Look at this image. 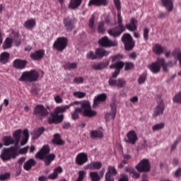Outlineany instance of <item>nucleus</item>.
Returning <instances> with one entry per match:
<instances>
[{
    "label": "nucleus",
    "instance_id": "obj_40",
    "mask_svg": "<svg viewBox=\"0 0 181 181\" xmlns=\"http://www.w3.org/2000/svg\"><path fill=\"white\" fill-rule=\"evenodd\" d=\"M90 177L91 181H100L101 180V177L98 175V173L97 172H90Z\"/></svg>",
    "mask_w": 181,
    "mask_h": 181
},
{
    "label": "nucleus",
    "instance_id": "obj_57",
    "mask_svg": "<svg viewBox=\"0 0 181 181\" xmlns=\"http://www.w3.org/2000/svg\"><path fill=\"white\" fill-rule=\"evenodd\" d=\"M180 177H181V168H178L174 172V177L179 178Z\"/></svg>",
    "mask_w": 181,
    "mask_h": 181
},
{
    "label": "nucleus",
    "instance_id": "obj_44",
    "mask_svg": "<svg viewBox=\"0 0 181 181\" xmlns=\"http://www.w3.org/2000/svg\"><path fill=\"white\" fill-rule=\"evenodd\" d=\"M86 58L90 60H97V54L93 51H90L87 53Z\"/></svg>",
    "mask_w": 181,
    "mask_h": 181
},
{
    "label": "nucleus",
    "instance_id": "obj_14",
    "mask_svg": "<svg viewBox=\"0 0 181 181\" xmlns=\"http://www.w3.org/2000/svg\"><path fill=\"white\" fill-rule=\"evenodd\" d=\"M88 162V156L86 153H79L76 155L75 158V163L78 165V166H83L84 163H87Z\"/></svg>",
    "mask_w": 181,
    "mask_h": 181
},
{
    "label": "nucleus",
    "instance_id": "obj_6",
    "mask_svg": "<svg viewBox=\"0 0 181 181\" xmlns=\"http://www.w3.org/2000/svg\"><path fill=\"white\" fill-rule=\"evenodd\" d=\"M37 78H39V72L36 70H31L23 72L18 80L25 83H33V81H37Z\"/></svg>",
    "mask_w": 181,
    "mask_h": 181
},
{
    "label": "nucleus",
    "instance_id": "obj_5",
    "mask_svg": "<svg viewBox=\"0 0 181 181\" xmlns=\"http://www.w3.org/2000/svg\"><path fill=\"white\" fill-rule=\"evenodd\" d=\"M18 156V147L11 146L10 148H4L0 154V158L3 162L15 159Z\"/></svg>",
    "mask_w": 181,
    "mask_h": 181
},
{
    "label": "nucleus",
    "instance_id": "obj_33",
    "mask_svg": "<svg viewBox=\"0 0 181 181\" xmlns=\"http://www.w3.org/2000/svg\"><path fill=\"white\" fill-rule=\"evenodd\" d=\"M82 2L83 0H71L68 8H69V9H77V8L81 5Z\"/></svg>",
    "mask_w": 181,
    "mask_h": 181
},
{
    "label": "nucleus",
    "instance_id": "obj_12",
    "mask_svg": "<svg viewBox=\"0 0 181 181\" xmlns=\"http://www.w3.org/2000/svg\"><path fill=\"white\" fill-rule=\"evenodd\" d=\"M98 44L102 47H115V46H118V42L117 41H112L108 39V37L105 36L100 38L98 40Z\"/></svg>",
    "mask_w": 181,
    "mask_h": 181
},
{
    "label": "nucleus",
    "instance_id": "obj_35",
    "mask_svg": "<svg viewBox=\"0 0 181 181\" xmlns=\"http://www.w3.org/2000/svg\"><path fill=\"white\" fill-rule=\"evenodd\" d=\"M125 66L122 62H117L110 65V69H115L117 71H121V69Z\"/></svg>",
    "mask_w": 181,
    "mask_h": 181
},
{
    "label": "nucleus",
    "instance_id": "obj_46",
    "mask_svg": "<svg viewBox=\"0 0 181 181\" xmlns=\"http://www.w3.org/2000/svg\"><path fill=\"white\" fill-rule=\"evenodd\" d=\"M135 67V65H134V63L132 62H125L124 63V70L125 71H128V70H132Z\"/></svg>",
    "mask_w": 181,
    "mask_h": 181
},
{
    "label": "nucleus",
    "instance_id": "obj_10",
    "mask_svg": "<svg viewBox=\"0 0 181 181\" xmlns=\"http://www.w3.org/2000/svg\"><path fill=\"white\" fill-rule=\"evenodd\" d=\"M69 45V40L66 37H60L54 42V47L58 52H63Z\"/></svg>",
    "mask_w": 181,
    "mask_h": 181
},
{
    "label": "nucleus",
    "instance_id": "obj_43",
    "mask_svg": "<svg viewBox=\"0 0 181 181\" xmlns=\"http://www.w3.org/2000/svg\"><path fill=\"white\" fill-rule=\"evenodd\" d=\"M159 53H164L166 57H169L170 56V51L168 50L165 47H159Z\"/></svg>",
    "mask_w": 181,
    "mask_h": 181
},
{
    "label": "nucleus",
    "instance_id": "obj_55",
    "mask_svg": "<svg viewBox=\"0 0 181 181\" xmlns=\"http://www.w3.org/2000/svg\"><path fill=\"white\" fill-rule=\"evenodd\" d=\"M9 177H11V174H9V173L0 175V180L1 181L6 180L7 179H9Z\"/></svg>",
    "mask_w": 181,
    "mask_h": 181
},
{
    "label": "nucleus",
    "instance_id": "obj_50",
    "mask_svg": "<svg viewBox=\"0 0 181 181\" xmlns=\"http://www.w3.org/2000/svg\"><path fill=\"white\" fill-rule=\"evenodd\" d=\"M95 19V15L93 14L89 20L88 27L90 29H94V22Z\"/></svg>",
    "mask_w": 181,
    "mask_h": 181
},
{
    "label": "nucleus",
    "instance_id": "obj_32",
    "mask_svg": "<svg viewBox=\"0 0 181 181\" xmlns=\"http://www.w3.org/2000/svg\"><path fill=\"white\" fill-rule=\"evenodd\" d=\"M13 45V40L11 37H6L3 43L2 49L4 50H7V49H11Z\"/></svg>",
    "mask_w": 181,
    "mask_h": 181
},
{
    "label": "nucleus",
    "instance_id": "obj_2",
    "mask_svg": "<svg viewBox=\"0 0 181 181\" xmlns=\"http://www.w3.org/2000/svg\"><path fill=\"white\" fill-rule=\"evenodd\" d=\"M13 136L14 138H12V136H4L2 138V142L4 145V146H9V145H14L16 148H19V142H21V146H23V145H26L28 144V141H29V130L28 129H24L22 132V129H19L16 130L13 133Z\"/></svg>",
    "mask_w": 181,
    "mask_h": 181
},
{
    "label": "nucleus",
    "instance_id": "obj_47",
    "mask_svg": "<svg viewBox=\"0 0 181 181\" xmlns=\"http://www.w3.org/2000/svg\"><path fill=\"white\" fill-rule=\"evenodd\" d=\"M145 80H146V73H144L139 76L138 78L139 84H144V83H145Z\"/></svg>",
    "mask_w": 181,
    "mask_h": 181
},
{
    "label": "nucleus",
    "instance_id": "obj_27",
    "mask_svg": "<svg viewBox=\"0 0 181 181\" xmlns=\"http://www.w3.org/2000/svg\"><path fill=\"white\" fill-rule=\"evenodd\" d=\"M148 68L152 73H159V57H157V61L148 65Z\"/></svg>",
    "mask_w": 181,
    "mask_h": 181
},
{
    "label": "nucleus",
    "instance_id": "obj_59",
    "mask_svg": "<svg viewBox=\"0 0 181 181\" xmlns=\"http://www.w3.org/2000/svg\"><path fill=\"white\" fill-rule=\"evenodd\" d=\"M28 149H29V146H26V147H24L23 148H21L18 151V153H20L21 155H23L25 153H27Z\"/></svg>",
    "mask_w": 181,
    "mask_h": 181
},
{
    "label": "nucleus",
    "instance_id": "obj_62",
    "mask_svg": "<svg viewBox=\"0 0 181 181\" xmlns=\"http://www.w3.org/2000/svg\"><path fill=\"white\" fill-rule=\"evenodd\" d=\"M132 175H133V177H134V179H139V176H141V175L138 172H136L135 170H133Z\"/></svg>",
    "mask_w": 181,
    "mask_h": 181
},
{
    "label": "nucleus",
    "instance_id": "obj_51",
    "mask_svg": "<svg viewBox=\"0 0 181 181\" xmlns=\"http://www.w3.org/2000/svg\"><path fill=\"white\" fill-rule=\"evenodd\" d=\"M143 35L144 40L148 41L149 39V28H144Z\"/></svg>",
    "mask_w": 181,
    "mask_h": 181
},
{
    "label": "nucleus",
    "instance_id": "obj_54",
    "mask_svg": "<svg viewBox=\"0 0 181 181\" xmlns=\"http://www.w3.org/2000/svg\"><path fill=\"white\" fill-rule=\"evenodd\" d=\"M173 102L175 103H181V92L178 93L174 96Z\"/></svg>",
    "mask_w": 181,
    "mask_h": 181
},
{
    "label": "nucleus",
    "instance_id": "obj_61",
    "mask_svg": "<svg viewBox=\"0 0 181 181\" xmlns=\"http://www.w3.org/2000/svg\"><path fill=\"white\" fill-rule=\"evenodd\" d=\"M153 52L156 53V54H159V45L157 44L155 47H153Z\"/></svg>",
    "mask_w": 181,
    "mask_h": 181
},
{
    "label": "nucleus",
    "instance_id": "obj_9",
    "mask_svg": "<svg viewBox=\"0 0 181 181\" xmlns=\"http://www.w3.org/2000/svg\"><path fill=\"white\" fill-rule=\"evenodd\" d=\"M33 115H35L39 119H43L49 115V112L43 105H37L33 110Z\"/></svg>",
    "mask_w": 181,
    "mask_h": 181
},
{
    "label": "nucleus",
    "instance_id": "obj_13",
    "mask_svg": "<svg viewBox=\"0 0 181 181\" xmlns=\"http://www.w3.org/2000/svg\"><path fill=\"white\" fill-rule=\"evenodd\" d=\"M126 144H131V145H135L136 141H138V136L134 130H131L127 134V138L124 139Z\"/></svg>",
    "mask_w": 181,
    "mask_h": 181
},
{
    "label": "nucleus",
    "instance_id": "obj_7",
    "mask_svg": "<svg viewBox=\"0 0 181 181\" xmlns=\"http://www.w3.org/2000/svg\"><path fill=\"white\" fill-rule=\"evenodd\" d=\"M78 104H81V110L82 114L83 117H87L88 118H91L93 117H95L97 115V112L95 110H91V104L90 103V101L85 100L83 102H78Z\"/></svg>",
    "mask_w": 181,
    "mask_h": 181
},
{
    "label": "nucleus",
    "instance_id": "obj_20",
    "mask_svg": "<svg viewBox=\"0 0 181 181\" xmlns=\"http://www.w3.org/2000/svg\"><path fill=\"white\" fill-rule=\"evenodd\" d=\"M63 23L66 32H71V30L74 29V23L73 22V20L69 17L64 18Z\"/></svg>",
    "mask_w": 181,
    "mask_h": 181
},
{
    "label": "nucleus",
    "instance_id": "obj_63",
    "mask_svg": "<svg viewBox=\"0 0 181 181\" xmlns=\"http://www.w3.org/2000/svg\"><path fill=\"white\" fill-rule=\"evenodd\" d=\"M70 127H71V125L70 124L69 122H64L62 124L63 129H69V128H70Z\"/></svg>",
    "mask_w": 181,
    "mask_h": 181
},
{
    "label": "nucleus",
    "instance_id": "obj_45",
    "mask_svg": "<svg viewBox=\"0 0 181 181\" xmlns=\"http://www.w3.org/2000/svg\"><path fill=\"white\" fill-rule=\"evenodd\" d=\"M111 108V114L112 119H115V117L117 115V107H115V105L111 104L110 105Z\"/></svg>",
    "mask_w": 181,
    "mask_h": 181
},
{
    "label": "nucleus",
    "instance_id": "obj_41",
    "mask_svg": "<svg viewBox=\"0 0 181 181\" xmlns=\"http://www.w3.org/2000/svg\"><path fill=\"white\" fill-rule=\"evenodd\" d=\"M127 86V81L124 78H119L117 80L116 86L117 88H122Z\"/></svg>",
    "mask_w": 181,
    "mask_h": 181
},
{
    "label": "nucleus",
    "instance_id": "obj_30",
    "mask_svg": "<svg viewBox=\"0 0 181 181\" xmlns=\"http://www.w3.org/2000/svg\"><path fill=\"white\" fill-rule=\"evenodd\" d=\"M108 64H110V61L107 60L105 62H100L92 65V69H93V70H103V69H105Z\"/></svg>",
    "mask_w": 181,
    "mask_h": 181
},
{
    "label": "nucleus",
    "instance_id": "obj_60",
    "mask_svg": "<svg viewBox=\"0 0 181 181\" xmlns=\"http://www.w3.org/2000/svg\"><path fill=\"white\" fill-rule=\"evenodd\" d=\"M109 86H117V80L114 78H110L108 81Z\"/></svg>",
    "mask_w": 181,
    "mask_h": 181
},
{
    "label": "nucleus",
    "instance_id": "obj_36",
    "mask_svg": "<svg viewBox=\"0 0 181 181\" xmlns=\"http://www.w3.org/2000/svg\"><path fill=\"white\" fill-rule=\"evenodd\" d=\"M36 25V21L33 18L28 20L24 23V28L25 29H33Z\"/></svg>",
    "mask_w": 181,
    "mask_h": 181
},
{
    "label": "nucleus",
    "instance_id": "obj_17",
    "mask_svg": "<svg viewBox=\"0 0 181 181\" xmlns=\"http://www.w3.org/2000/svg\"><path fill=\"white\" fill-rule=\"evenodd\" d=\"M45 56V50L43 49H38L35 52H32L30 55V59L35 62H39V60H42L43 57Z\"/></svg>",
    "mask_w": 181,
    "mask_h": 181
},
{
    "label": "nucleus",
    "instance_id": "obj_4",
    "mask_svg": "<svg viewBox=\"0 0 181 181\" xmlns=\"http://www.w3.org/2000/svg\"><path fill=\"white\" fill-rule=\"evenodd\" d=\"M50 153V146L49 145H45L42 147L40 151H38L35 158L44 160L45 166H49L54 159H56V155Z\"/></svg>",
    "mask_w": 181,
    "mask_h": 181
},
{
    "label": "nucleus",
    "instance_id": "obj_16",
    "mask_svg": "<svg viewBox=\"0 0 181 181\" xmlns=\"http://www.w3.org/2000/svg\"><path fill=\"white\" fill-rule=\"evenodd\" d=\"M107 100V94L100 93L96 96H95L93 100V107L95 108V107H98L100 103H104Z\"/></svg>",
    "mask_w": 181,
    "mask_h": 181
},
{
    "label": "nucleus",
    "instance_id": "obj_53",
    "mask_svg": "<svg viewBox=\"0 0 181 181\" xmlns=\"http://www.w3.org/2000/svg\"><path fill=\"white\" fill-rule=\"evenodd\" d=\"M84 176H86V173L84 170L78 171V177L76 181H83L84 180Z\"/></svg>",
    "mask_w": 181,
    "mask_h": 181
},
{
    "label": "nucleus",
    "instance_id": "obj_56",
    "mask_svg": "<svg viewBox=\"0 0 181 181\" xmlns=\"http://www.w3.org/2000/svg\"><path fill=\"white\" fill-rule=\"evenodd\" d=\"M84 79L83 77H77L74 79V84H83Z\"/></svg>",
    "mask_w": 181,
    "mask_h": 181
},
{
    "label": "nucleus",
    "instance_id": "obj_49",
    "mask_svg": "<svg viewBox=\"0 0 181 181\" xmlns=\"http://www.w3.org/2000/svg\"><path fill=\"white\" fill-rule=\"evenodd\" d=\"M74 96L76 98H84V97H86V93L81 91H76L74 93Z\"/></svg>",
    "mask_w": 181,
    "mask_h": 181
},
{
    "label": "nucleus",
    "instance_id": "obj_34",
    "mask_svg": "<svg viewBox=\"0 0 181 181\" xmlns=\"http://www.w3.org/2000/svg\"><path fill=\"white\" fill-rule=\"evenodd\" d=\"M80 114H83L81 107L75 108L74 111H73L71 114L72 119H74V121L78 119V118H80Z\"/></svg>",
    "mask_w": 181,
    "mask_h": 181
},
{
    "label": "nucleus",
    "instance_id": "obj_58",
    "mask_svg": "<svg viewBox=\"0 0 181 181\" xmlns=\"http://www.w3.org/2000/svg\"><path fill=\"white\" fill-rule=\"evenodd\" d=\"M54 101L57 104H62V103H63V99L60 95H57L54 97Z\"/></svg>",
    "mask_w": 181,
    "mask_h": 181
},
{
    "label": "nucleus",
    "instance_id": "obj_3",
    "mask_svg": "<svg viewBox=\"0 0 181 181\" xmlns=\"http://www.w3.org/2000/svg\"><path fill=\"white\" fill-rule=\"evenodd\" d=\"M73 105H78V102L75 101L65 106L57 107L54 111V113L51 114V117L48 119V123L55 124H62V122H63V119H64L63 112H66L67 110H69L70 107H73Z\"/></svg>",
    "mask_w": 181,
    "mask_h": 181
},
{
    "label": "nucleus",
    "instance_id": "obj_25",
    "mask_svg": "<svg viewBox=\"0 0 181 181\" xmlns=\"http://www.w3.org/2000/svg\"><path fill=\"white\" fill-rule=\"evenodd\" d=\"M161 3L167 11L172 12L173 11V0H161Z\"/></svg>",
    "mask_w": 181,
    "mask_h": 181
},
{
    "label": "nucleus",
    "instance_id": "obj_21",
    "mask_svg": "<svg viewBox=\"0 0 181 181\" xmlns=\"http://www.w3.org/2000/svg\"><path fill=\"white\" fill-rule=\"evenodd\" d=\"M108 5L107 0H90L88 6H107Z\"/></svg>",
    "mask_w": 181,
    "mask_h": 181
},
{
    "label": "nucleus",
    "instance_id": "obj_31",
    "mask_svg": "<svg viewBox=\"0 0 181 181\" xmlns=\"http://www.w3.org/2000/svg\"><path fill=\"white\" fill-rule=\"evenodd\" d=\"M35 165H36V160H35V159L33 158H30L24 163L23 169L25 170H29L30 169H32L33 166H35Z\"/></svg>",
    "mask_w": 181,
    "mask_h": 181
},
{
    "label": "nucleus",
    "instance_id": "obj_15",
    "mask_svg": "<svg viewBox=\"0 0 181 181\" xmlns=\"http://www.w3.org/2000/svg\"><path fill=\"white\" fill-rule=\"evenodd\" d=\"M117 173L115 167L109 165L107 167V172L105 174V181H115L114 177L116 176Z\"/></svg>",
    "mask_w": 181,
    "mask_h": 181
},
{
    "label": "nucleus",
    "instance_id": "obj_19",
    "mask_svg": "<svg viewBox=\"0 0 181 181\" xmlns=\"http://www.w3.org/2000/svg\"><path fill=\"white\" fill-rule=\"evenodd\" d=\"M51 142L56 146H62L65 144L64 141L62 139V136H60L59 133H56L53 135V139Z\"/></svg>",
    "mask_w": 181,
    "mask_h": 181
},
{
    "label": "nucleus",
    "instance_id": "obj_38",
    "mask_svg": "<svg viewBox=\"0 0 181 181\" xmlns=\"http://www.w3.org/2000/svg\"><path fill=\"white\" fill-rule=\"evenodd\" d=\"M105 30H107V29L105 28V23H104L103 21L98 23V33H105Z\"/></svg>",
    "mask_w": 181,
    "mask_h": 181
},
{
    "label": "nucleus",
    "instance_id": "obj_22",
    "mask_svg": "<svg viewBox=\"0 0 181 181\" xmlns=\"http://www.w3.org/2000/svg\"><path fill=\"white\" fill-rule=\"evenodd\" d=\"M91 139H101L104 138V133L100 130H92L90 132Z\"/></svg>",
    "mask_w": 181,
    "mask_h": 181
},
{
    "label": "nucleus",
    "instance_id": "obj_48",
    "mask_svg": "<svg viewBox=\"0 0 181 181\" xmlns=\"http://www.w3.org/2000/svg\"><path fill=\"white\" fill-rule=\"evenodd\" d=\"M111 58H112V62L115 63V62H121L119 60H121L123 58V57H122V55H121L119 54H117L116 55L112 56Z\"/></svg>",
    "mask_w": 181,
    "mask_h": 181
},
{
    "label": "nucleus",
    "instance_id": "obj_64",
    "mask_svg": "<svg viewBox=\"0 0 181 181\" xmlns=\"http://www.w3.org/2000/svg\"><path fill=\"white\" fill-rule=\"evenodd\" d=\"M47 179H49L47 177L41 175L38 177V181H47Z\"/></svg>",
    "mask_w": 181,
    "mask_h": 181
},
{
    "label": "nucleus",
    "instance_id": "obj_28",
    "mask_svg": "<svg viewBox=\"0 0 181 181\" xmlns=\"http://www.w3.org/2000/svg\"><path fill=\"white\" fill-rule=\"evenodd\" d=\"M62 172H63V168L62 167H57L54 170L52 174L48 175V178L50 180H56V178L58 177L59 174L62 173Z\"/></svg>",
    "mask_w": 181,
    "mask_h": 181
},
{
    "label": "nucleus",
    "instance_id": "obj_26",
    "mask_svg": "<svg viewBox=\"0 0 181 181\" xmlns=\"http://www.w3.org/2000/svg\"><path fill=\"white\" fill-rule=\"evenodd\" d=\"M11 57V54L7 52H4L0 54V63L1 64H6V63H9V59Z\"/></svg>",
    "mask_w": 181,
    "mask_h": 181
},
{
    "label": "nucleus",
    "instance_id": "obj_11",
    "mask_svg": "<svg viewBox=\"0 0 181 181\" xmlns=\"http://www.w3.org/2000/svg\"><path fill=\"white\" fill-rule=\"evenodd\" d=\"M135 168L138 172H149L151 170V163H149V160L144 158Z\"/></svg>",
    "mask_w": 181,
    "mask_h": 181
},
{
    "label": "nucleus",
    "instance_id": "obj_29",
    "mask_svg": "<svg viewBox=\"0 0 181 181\" xmlns=\"http://www.w3.org/2000/svg\"><path fill=\"white\" fill-rule=\"evenodd\" d=\"M159 64H160V66H162L164 71H168V67H172L174 65L176 64V62H175L174 63L172 62H169L168 63H165V59H160L159 61Z\"/></svg>",
    "mask_w": 181,
    "mask_h": 181
},
{
    "label": "nucleus",
    "instance_id": "obj_18",
    "mask_svg": "<svg viewBox=\"0 0 181 181\" xmlns=\"http://www.w3.org/2000/svg\"><path fill=\"white\" fill-rule=\"evenodd\" d=\"M28 64V61L23 59H15L13 62V66L14 69H18L19 70H23Z\"/></svg>",
    "mask_w": 181,
    "mask_h": 181
},
{
    "label": "nucleus",
    "instance_id": "obj_37",
    "mask_svg": "<svg viewBox=\"0 0 181 181\" xmlns=\"http://www.w3.org/2000/svg\"><path fill=\"white\" fill-rule=\"evenodd\" d=\"M45 132V129L44 127H40L37 130H35L33 133V139H37L42 134Z\"/></svg>",
    "mask_w": 181,
    "mask_h": 181
},
{
    "label": "nucleus",
    "instance_id": "obj_42",
    "mask_svg": "<svg viewBox=\"0 0 181 181\" xmlns=\"http://www.w3.org/2000/svg\"><path fill=\"white\" fill-rule=\"evenodd\" d=\"M64 69H65V70H73L74 69H77V64L68 62L64 66Z\"/></svg>",
    "mask_w": 181,
    "mask_h": 181
},
{
    "label": "nucleus",
    "instance_id": "obj_23",
    "mask_svg": "<svg viewBox=\"0 0 181 181\" xmlns=\"http://www.w3.org/2000/svg\"><path fill=\"white\" fill-rule=\"evenodd\" d=\"M103 167V163L100 161L91 162L87 165V169H90L92 170H100Z\"/></svg>",
    "mask_w": 181,
    "mask_h": 181
},
{
    "label": "nucleus",
    "instance_id": "obj_1",
    "mask_svg": "<svg viewBox=\"0 0 181 181\" xmlns=\"http://www.w3.org/2000/svg\"><path fill=\"white\" fill-rule=\"evenodd\" d=\"M115 4V6L117 10V24L115 28H110L107 30L108 35L112 36V37L117 38L119 37L127 29L130 32H135L138 27L136 26V23H138V21L134 18H132L130 20V23L124 25L122 24V17L121 16V1L120 0H113Z\"/></svg>",
    "mask_w": 181,
    "mask_h": 181
},
{
    "label": "nucleus",
    "instance_id": "obj_8",
    "mask_svg": "<svg viewBox=\"0 0 181 181\" xmlns=\"http://www.w3.org/2000/svg\"><path fill=\"white\" fill-rule=\"evenodd\" d=\"M122 42L124 45L125 50L129 52L135 47V41L129 33H124L122 36Z\"/></svg>",
    "mask_w": 181,
    "mask_h": 181
},
{
    "label": "nucleus",
    "instance_id": "obj_52",
    "mask_svg": "<svg viewBox=\"0 0 181 181\" xmlns=\"http://www.w3.org/2000/svg\"><path fill=\"white\" fill-rule=\"evenodd\" d=\"M164 111H165V103H163V100L160 99L159 115H163Z\"/></svg>",
    "mask_w": 181,
    "mask_h": 181
},
{
    "label": "nucleus",
    "instance_id": "obj_24",
    "mask_svg": "<svg viewBox=\"0 0 181 181\" xmlns=\"http://www.w3.org/2000/svg\"><path fill=\"white\" fill-rule=\"evenodd\" d=\"M95 53H96V57L97 59H103V57H105L110 54V52L106 51L105 49L103 48H97L95 49Z\"/></svg>",
    "mask_w": 181,
    "mask_h": 181
},
{
    "label": "nucleus",
    "instance_id": "obj_39",
    "mask_svg": "<svg viewBox=\"0 0 181 181\" xmlns=\"http://www.w3.org/2000/svg\"><path fill=\"white\" fill-rule=\"evenodd\" d=\"M13 43H14L15 46H21V36H19V34L16 33L14 34L13 38Z\"/></svg>",
    "mask_w": 181,
    "mask_h": 181
}]
</instances>
